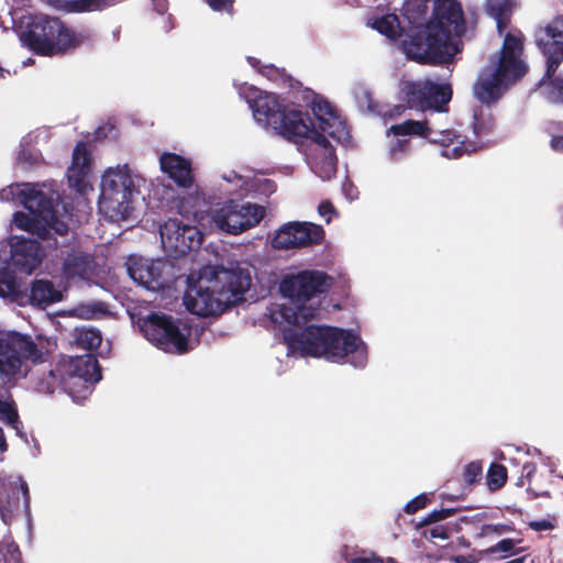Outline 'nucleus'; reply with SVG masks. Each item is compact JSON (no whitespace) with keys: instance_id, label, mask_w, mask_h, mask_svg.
I'll list each match as a JSON object with an SVG mask.
<instances>
[{"instance_id":"obj_1","label":"nucleus","mask_w":563,"mask_h":563,"mask_svg":"<svg viewBox=\"0 0 563 563\" xmlns=\"http://www.w3.org/2000/svg\"><path fill=\"white\" fill-rule=\"evenodd\" d=\"M330 285V278L319 271L285 275L279 291L294 307L283 305L273 309L271 319L283 331L290 354L324 357L332 362L351 356L350 362L355 367H363L367 347L357 334L331 327L307 325L302 329L319 312L317 295Z\"/></svg>"},{"instance_id":"obj_2","label":"nucleus","mask_w":563,"mask_h":563,"mask_svg":"<svg viewBox=\"0 0 563 563\" xmlns=\"http://www.w3.org/2000/svg\"><path fill=\"white\" fill-rule=\"evenodd\" d=\"M430 0H410L406 19L411 25L402 43L407 57L417 62L444 64L462 49L465 32L463 11L456 0H434L432 16L424 22Z\"/></svg>"},{"instance_id":"obj_3","label":"nucleus","mask_w":563,"mask_h":563,"mask_svg":"<svg viewBox=\"0 0 563 563\" xmlns=\"http://www.w3.org/2000/svg\"><path fill=\"white\" fill-rule=\"evenodd\" d=\"M251 285L252 274L246 265L238 264L228 268L205 266L197 277L195 274L188 277L184 305L198 316H218L243 300Z\"/></svg>"},{"instance_id":"obj_4","label":"nucleus","mask_w":563,"mask_h":563,"mask_svg":"<svg viewBox=\"0 0 563 563\" xmlns=\"http://www.w3.org/2000/svg\"><path fill=\"white\" fill-rule=\"evenodd\" d=\"M522 34L519 31L507 33L499 56L481 70L473 86L474 96L481 102L498 100L511 85L523 77L527 65L522 59Z\"/></svg>"},{"instance_id":"obj_5","label":"nucleus","mask_w":563,"mask_h":563,"mask_svg":"<svg viewBox=\"0 0 563 563\" xmlns=\"http://www.w3.org/2000/svg\"><path fill=\"white\" fill-rule=\"evenodd\" d=\"M314 121L307 112L297 107H287L275 131L288 139L314 142L323 133L338 142L349 141V130L343 120L334 112L331 104L321 97L311 103Z\"/></svg>"},{"instance_id":"obj_6","label":"nucleus","mask_w":563,"mask_h":563,"mask_svg":"<svg viewBox=\"0 0 563 563\" xmlns=\"http://www.w3.org/2000/svg\"><path fill=\"white\" fill-rule=\"evenodd\" d=\"M145 184V178L128 165L109 167L101 178L100 212L111 221L129 219Z\"/></svg>"},{"instance_id":"obj_7","label":"nucleus","mask_w":563,"mask_h":563,"mask_svg":"<svg viewBox=\"0 0 563 563\" xmlns=\"http://www.w3.org/2000/svg\"><path fill=\"white\" fill-rule=\"evenodd\" d=\"M12 21L19 22L22 44L43 55H54L80 43L79 36L56 18L42 14L19 15V12H14Z\"/></svg>"},{"instance_id":"obj_8","label":"nucleus","mask_w":563,"mask_h":563,"mask_svg":"<svg viewBox=\"0 0 563 563\" xmlns=\"http://www.w3.org/2000/svg\"><path fill=\"white\" fill-rule=\"evenodd\" d=\"M49 342L42 336L35 340L14 331L0 330V377L3 382L19 380L26 376L32 363L42 362L48 353Z\"/></svg>"},{"instance_id":"obj_9","label":"nucleus","mask_w":563,"mask_h":563,"mask_svg":"<svg viewBox=\"0 0 563 563\" xmlns=\"http://www.w3.org/2000/svg\"><path fill=\"white\" fill-rule=\"evenodd\" d=\"M140 328L146 340L164 352L183 354L192 349L191 329L179 319L152 313L141 321Z\"/></svg>"},{"instance_id":"obj_10","label":"nucleus","mask_w":563,"mask_h":563,"mask_svg":"<svg viewBox=\"0 0 563 563\" xmlns=\"http://www.w3.org/2000/svg\"><path fill=\"white\" fill-rule=\"evenodd\" d=\"M388 133L394 135H418L431 142L439 143L442 155L450 159L461 157L463 154L475 152L478 146L475 143L465 142L462 136L451 130H438L429 121L407 120L391 125Z\"/></svg>"},{"instance_id":"obj_11","label":"nucleus","mask_w":563,"mask_h":563,"mask_svg":"<svg viewBox=\"0 0 563 563\" xmlns=\"http://www.w3.org/2000/svg\"><path fill=\"white\" fill-rule=\"evenodd\" d=\"M264 217V207L235 200L219 203L210 211V219L216 228L232 235L256 227Z\"/></svg>"},{"instance_id":"obj_12","label":"nucleus","mask_w":563,"mask_h":563,"mask_svg":"<svg viewBox=\"0 0 563 563\" xmlns=\"http://www.w3.org/2000/svg\"><path fill=\"white\" fill-rule=\"evenodd\" d=\"M59 371L64 375L65 390L76 400L86 398L90 393L91 385L101 379L97 360L88 353L63 360Z\"/></svg>"},{"instance_id":"obj_13","label":"nucleus","mask_w":563,"mask_h":563,"mask_svg":"<svg viewBox=\"0 0 563 563\" xmlns=\"http://www.w3.org/2000/svg\"><path fill=\"white\" fill-rule=\"evenodd\" d=\"M404 91L410 106L420 110L445 111L444 107L452 98V88L449 82H435L430 79L407 82Z\"/></svg>"},{"instance_id":"obj_14","label":"nucleus","mask_w":563,"mask_h":563,"mask_svg":"<svg viewBox=\"0 0 563 563\" xmlns=\"http://www.w3.org/2000/svg\"><path fill=\"white\" fill-rule=\"evenodd\" d=\"M240 97L244 98L253 111L254 119L266 126L275 130L279 119L287 107L282 106L274 93H268L249 86L245 82L234 80Z\"/></svg>"},{"instance_id":"obj_15","label":"nucleus","mask_w":563,"mask_h":563,"mask_svg":"<svg viewBox=\"0 0 563 563\" xmlns=\"http://www.w3.org/2000/svg\"><path fill=\"white\" fill-rule=\"evenodd\" d=\"M126 269L134 282L150 290L165 287L173 275V268L168 262L135 255L129 257Z\"/></svg>"},{"instance_id":"obj_16","label":"nucleus","mask_w":563,"mask_h":563,"mask_svg":"<svg viewBox=\"0 0 563 563\" xmlns=\"http://www.w3.org/2000/svg\"><path fill=\"white\" fill-rule=\"evenodd\" d=\"M159 233L165 251L176 255L198 249L202 241V234L197 227L176 218L166 221L161 227Z\"/></svg>"},{"instance_id":"obj_17","label":"nucleus","mask_w":563,"mask_h":563,"mask_svg":"<svg viewBox=\"0 0 563 563\" xmlns=\"http://www.w3.org/2000/svg\"><path fill=\"white\" fill-rule=\"evenodd\" d=\"M44 185L13 184L0 191L2 201H20L29 211L40 212L45 221L53 218L52 198L44 192Z\"/></svg>"},{"instance_id":"obj_18","label":"nucleus","mask_w":563,"mask_h":563,"mask_svg":"<svg viewBox=\"0 0 563 563\" xmlns=\"http://www.w3.org/2000/svg\"><path fill=\"white\" fill-rule=\"evenodd\" d=\"M30 492L22 476L3 482L0 485V516L4 523H10L20 511L30 512Z\"/></svg>"},{"instance_id":"obj_19","label":"nucleus","mask_w":563,"mask_h":563,"mask_svg":"<svg viewBox=\"0 0 563 563\" xmlns=\"http://www.w3.org/2000/svg\"><path fill=\"white\" fill-rule=\"evenodd\" d=\"M537 44L547 57L548 76L563 62V19H554L537 33Z\"/></svg>"},{"instance_id":"obj_20","label":"nucleus","mask_w":563,"mask_h":563,"mask_svg":"<svg viewBox=\"0 0 563 563\" xmlns=\"http://www.w3.org/2000/svg\"><path fill=\"white\" fill-rule=\"evenodd\" d=\"M48 198H52L53 218L45 221L38 211H30V214L15 212L12 220L14 227L20 230L37 234L42 239L49 238L51 231H54L57 234H64L67 231V224L57 217V211L54 207V192L48 196Z\"/></svg>"},{"instance_id":"obj_21","label":"nucleus","mask_w":563,"mask_h":563,"mask_svg":"<svg viewBox=\"0 0 563 563\" xmlns=\"http://www.w3.org/2000/svg\"><path fill=\"white\" fill-rule=\"evenodd\" d=\"M11 263L25 274H32L43 260V252L36 241L13 236L8 242Z\"/></svg>"},{"instance_id":"obj_22","label":"nucleus","mask_w":563,"mask_h":563,"mask_svg":"<svg viewBox=\"0 0 563 563\" xmlns=\"http://www.w3.org/2000/svg\"><path fill=\"white\" fill-rule=\"evenodd\" d=\"M91 170V156L86 143L80 142L73 152L71 165L67 169L69 186L80 194L92 189L88 177Z\"/></svg>"},{"instance_id":"obj_23","label":"nucleus","mask_w":563,"mask_h":563,"mask_svg":"<svg viewBox=\"0 0 563 563\" xmlns=\"http://www.w3.org/2000/svg\"><path fill=\"white\" fill-rule=\"evenodd\" d=\"M159 167L178 187L190 189L195 184L192 167L189 159L170 152L159 156Z\"/></svg>"},{"instance_id":"obj_24","label":"nucleus","mask_w":563,"mask_h":563,"mask_svg":"<svg viewBox=\"0 0 563 563\" xmlns=\"http://www.w3.org/2000/svg\"><path fill=\"white\" fill-rule=\"evenodd\" d=\"M310 146V158L314 173L322 179H330L336 169V158L327 133L311 142Z\"/></svg>"},{"instance_id":"obj_25","label":"nucleus","mask_w":563,"mask_h":563,"mask_svg":"<svg viewBox=\"0 0 563 563\" xmlns=\"http://www.w3.org/2000/svg\"><path fill=\"white\" fill-rule=\"evenodd\" d=\"M223 179L232 184V188L229 189L232 194L245 195L255 191L269 195L275 190V185L269 179L252 176L251 174L240 175L232 170L224 174Z\"/></svg>"},{"instance_id":"obj_26","label":"nucleus","mask_w":563,"mask_h":563,"mask_svg":"<svg viewBox=\"0 0 563 563\" xmlns=\"http://www.w3.org/2000/svg\"><path fill=\"white\" fill-rule=\"evenodd\" d=\"M95 264L90 256L73 252L64 262V277L70 282L87 280L93 274Z\"/></svg>"},{"instance_id":"obj_27","label":"nucleus","mask_w":563,"mask_h":563,"mask_svg":"<svg viewBox=\"0 0 563 563\" xmlns=\"http://www.w3.org/2000/svg\"><path fill=\"white\" fill-rule=\"evenodd\" d=\"M62 291L56 289L51 282L36 280L32 284L30 300L34 306L46 307L60 301Z\"/></svg>"},{"instance_id":"obj_28","label":"nucleus","mask_w":563,"mask_h":563,"mask_svg":"<svg viewBox=\"0 0 563 563\" xmlns=\"http://www.w3.org/2000/svg\"><path fill=\"white\" fill-rule=\"evenodd\" d=\"M367 25L389 40L397 38L404 31L395 13L374 14L367 19Z\"/></svg>"},{"instance_id":"obj_29","label":"nucleus","mask_w":563,"mask_h":563,"mask_svg":"<svg viewBox=\"0 0 563 563\" xmlns=\"http://www.w3.org/2000/svg\"><path fill=\"white\" fill-rule=\"evenodd\" d=\"M52 7L66 11H95L113 5V0H46Z\"/></svg>"},{"instance_id":"obj_30","label":"nucleus","mask_w":563,"mask_h":563,"mask_svg":"<svg viewBox=\"0 0 563 563\" xmlns=\"http://www.w3.org/2000/svg\"><path fill=\"white\" fill-rule=\"evenodd\" d=\"M296 222H288L282 225L272 238V246L276 250L298 249Z\"/></svg>"},{"instance_id":"obj_31","label":"nucleus","mask_w":563,"mask_h":563,"mask_svg":"<svg viewBox=\"0 0 563 563\" xmlns=\"http://www.w3.org/2000/svg\"><path fill=\"white\" fill-rule=\"evenodd\" d=\"M298 249L320 243L324 238L322 227L312 222H296Z\"/></svg>"},{"instance_id":"obj_32","label":"nucleus","mask_w":563,"mask_h":563,"mask_svg":"<svg viewBox=\"0 0 563 563\" xmlns=\"http://www.w3.org/2000/svg\"><path fill=\"white\" fill-rule=\"evenodd\" d=\"M548 76V69L540 82V89L544 98L552 103H563V76Z\"/></svg>"},{"instance_id":"obj_33","label":"nucleus","mask_w":563,"mask_h":563,"mask_svg":"<svg viewBox=\"0 0 563 563\" xmlns=\"http://www.w3.org/2000/svg\"><path fill=\"white\" fill-rule=\"evenodd\" d=\"M488 13L495 19L498 32L506 27L508 15L516 7L515 0H486Z\"/></svg>"},{"instance_id":"obj_34","label":"nucleus","mask_w":563,"mask_h":563,"mask_svg":"<svg viewBox=\"0 0 563 563\" xmlns=\"http://www.w3.org/2000/svg\"><path fill=\"white\" fill-rule=\"evenodd\" d=\"M107 308L101 302H85L64 311L65 316L76 317L78 319L89 320L97 319L106 314Z\"/></svg>"},{"instance_id":"obj_35","label":"nucleus","mask_w":563,"mask_h":563,"mask_svg":"<svg viewBox=\"0 0 563 563\" xmlns=\"http://www.w3.org/2000/svg\"><path fill=\"white\" fill-rule=\"evenodd\" d=\"M101 333L92 328H78L74 332V343L82 350H92L100 345Z\"/></svg>"},{"instance_id":"obj_36","label":"nucleus","mask_w":563,"mask_h":563,"mask_svg":"<svg viewBox=\"0 0 563 563\" xmlns=\"http://www.w3.org/2000/svg\"><path fill=\"white\" fill-rule=\"evenodd\" d=\"M5 263V260L0 258V266ZM19 292V285L13 274L7 266L0 267V297L15 298Z\"/></svg>"},{"instance_id":"obj_37","label":"nucleus","mask_w":563,"mask_h":563,"mask_svg":"<svg viewBox=\"0 0 563 563\" xmlns=\"http://www.w3.org/2000/svg\"><path fill=\"white\" fill-rule=\"evenodd\" d=\"M537 472V465L533 462H526L522 465V473L519 477L518 485L523 486L527 482V490L532 494L534 498L538 497H550L549 490H538L532 486V477Z\"/></svg>"},{"instance_id":"obj_38","label":"nucleus","mask_w":563,"mask_h":563,"mask_svg":"<svg viewBox=\"0 0 563 563\" xmlns=\"http://www.w3.org/2000/svg\"><path fill=\"white\" fill-rule=\"evenodd\" d=\"M507 482V470L503 464L492 463L487 471V486L490 492L499 490Z\"/></svg>"},{"instance_id":"obj_39","label":"nucleus","mask_w":563,"mask_h":563,"mask_svg":"<svg viewBox=\"0 0 563 563\" xmlns=\"http://www.w3.org/2000/svg\"><path fill=\"white\" fill-rule=\"evenodd\" d=\"M515 530L514 522H499L483 525L476 533L477 538L499 537Z\"/></svg>"},{"instance_id":"obj_40","label":"nucleus","mask_w":563,"mask_h":563,"mask_svg":"<svg viewBox=\"0 0 563 563\" xmlns=\"http://www.w3.org/2000/svg\"><path fill=\"white\" fill-rule=\"evenodd\" d=\"M521 540H515V539H503L498 541L496 544L492 545L486 550V553L488 554H496L499 552H504L510 555H517L520 554L523 551V548H516L518 543H520Z\"/></svg>"},{"instance_id":"obj_41","label":"nucleus","mask_w":563,"mask_h":563,"mask_svg":"<svg viewBox=\"0 0 563 563\" xmlns=\"http://www.w3.org/2000/svg\"><path fill=\"white\" fill-rule=\"evenodd\" d=\"M456 512L453 508H441L438 510H433L428 514L426 517L421 518V520L417 523V528H422L426 526H430L437 523L441 520H444Z\"/></svg>"},{"instance_id":"obj_42","label":"nucleus","mask_w":563,"mask_h":563,"mask_svg":"<svg viewBox=\"0 0 563 563\" xmlns=\"http://www.w3.org/2000/svg\"><path fill=\"white\" fill-rule=\"evenodd\" d=\"M18 419L19 413L14 401L0 398V420L4 422H18Z\"/></svg>"},{"instance_id":"obj_43","label":"nucleus","mask_w":563,"mask_h":563,"mask_svg":"<svg viewBox=\"0 0 563 563\" xmlns=\"http://www.w3.org/2000/svg\"><path fill=\"white\" fill-rule=\"evenodd\" d=\"M246 60L252 68L258 71V74L267 77L271 80H274L279 76L278 69L273 65H264L260 59L252 56H247Z\"/></svg>"},{"instance_id":"obj_44","label":"nucleus","mask_w":563,"mask_h":563,"mask_svg":"<svg viewBox=\"0 0 563 563\" xmlns=\"http://www.w3.org/2000/svg\"><path fill=\"white\" fill-rule=\"evenodd\" d=\"M408 140L393 139L388 145V156L391 161L400 159L408 152Z\"/></svg>"},{"instance_id":"obj_45","label":"nucleus","mask_w":563,"mask_h":563,"mask_svg":"<svg viewBox=\"0 0 563 563\" xmlns=\"http://www.w3.org/2000/svg\"><path fill=\"white\" fill-rule=\"evenodd\" d=\"M483 474V465L479 461L468 463L463 472V479L467 484H474L481 479Z\"/></svg>"},{"instance_id":"obj_46","label":"nucleus","mask_w":563,"mask_h":563,"mask_svg":"<svg viewBox=\"0 0 563 563\" xmlns=\"http://www.w3.org/2000/svg\"><path fill=\"white\" fill-rule=\"evenodd\" d=\"M428 501L429 499L427 495L420 494L406 504L405 511L407 514H416L420 509H423L427 506Z\"/></svg>"},{"instance_id":"obj_47","label":"nucleus","mask_w":563,"mask_h":563,"mask_svg":"<svg viewBox=\"0 0 563 563\" xmlns=\"http://www.w3.org/2000/svg\"><path fill=\"white\" fill-rule=\"evenodd\" d=\"M423 536L431 540H433V539L446 540V539H449L450 533H449V529L445 526L438 525V526L430 528L429 530H426L423 532Z\"/></svg>"},{"instance_id":"obj_48","label":"nucleus","mask_w":563,"mask_h":563,"mask_svg":"<svg viewBox=\"0 0 563 563\" xmlns=\"http://www.w3.org/2000/svg\"><path fill=\"white\" fill-rule=\"evenodd\" d=\"M206 2L214 11L232 12L233 0H206Z\"/></svg>"},{"instance_id":"obj_49","label":"nucleus","mask_w":563,"mask_h":563,"mask_svg":"<svg viewBox=\"0 0 563 563\" xmlns=\"http://www.w3.org/2000/svg\"><path fill=\"white\" fill-rule=\"evenodd\" d=\"M318 213L321 218L329 223L333 216H335V210L329 201H322L318 207Z\"/></svg>"},{"instance_id":"obj_50","label":"nucleus","mask_w":563,"mask_h":563,"mask_svg":"<svg viewBox=\"0 0 563 563\" xmlns=\"http://www.w3.org/2000/svg\"><path fill=\"white\" fill-rule=\"evenodd\" d=\"M347 563H383V561L379 558H377L374 553H372L371 555H366L365 553H363L347 559Z\"/></svg>"},{"instance_id":"obj_51","label":"nucleus","mask_w":563,"mask_h":563,"mask_svg":"<svg viewBox=\"0 0 563 563\" xmlns=\"http://www.w3.org/2000/svg\"><path fill=\"white\" fill-rule=\"evenodd\" d=\"M551 147L563 152V125L558 131H552Z\"/></svg>"},{"instance_id":"obj_52","label":"nucleus","mask_w":563,"mask_h":563,"mask_svg":"<svg viewBox=\"0 0 563 563\" xmlns=\"http://www.w3.org/2000/svg\"><path fill=\"white\" fill-rule=\"evenodd\" d=\"M342 189H343L345 197L350 200H354L358 196V191H357L356 187H354V185L351 183L343 184Z\"/></svg>"},{"instance_id":"obj_53","label":"nucleus","mask_w":563,"mask_h":563,"mask_svg":"<svg viewBox=\"0 0 563 563\" xmlns=\"http://www.w3.org/2000/svg\"><path fill=\"white\" fill-rule=\"evenodd\" d=\"M451 560L454 562V563H476L477 562V559L475 558V555L473 554H459V555H453L451 558Z\"/></svg>"},{"instance_id":"obj_54","label":"nucleus","mask_w":563,"mask_h":563,"mask_svg":"<svg viewBox=\"0 0 563 563\" xmlns=\"http://www.w3.org/2000/svg\"><path fill=\"white\" fill-rule=\"evenodd\" d=\"M530 527L533 530L541 531V530H548L551 528V525L548 520H540V521H532L530 522Z\"/></svg>"},{"instance_id":"obj_55","label":"nucleus","mask_w":563,"mask_h":563,"mask_svg":"<svg viewBox=\"0 0 563 563\" xmlns=\"http://www.w3.org/2000/svg\"><path fill=\"white\" fill-rule=\"evenodd\" d=\"M8 450V444L3 434L2 429L0 428V453H3Z\"/></svg>"},{"instance_id":"obj_56","label":"nucleus","mask_w":563,"mask_h":563,"mask_svg":"<svg viewBox=\"0 0 563 563\" xmlns=\"http://www.w3.org/2000/svg\"><path fill=\"white\" fill-rule=\"evenodd\" d=\"M19 159H26V156L24 154V152H21L20 155H19Z\"/></svg>"},{"instance_id":"obj_57","label":"nucleus","mask_w":563,"mask_h":563,"mask_svg":"<svg viewBox=\"0 0 563 563\" xmlns=\"http://www.w3.org/2000/svg\"><path fill=\"white\" fill-rule=\"evenodd\" d=\"M387 563H395L393 559H388Z\"/></svg>"},{"instance_id":"obj_58","label":"nucleus","mask_w":563,"mask_h":563,"mask_svg":"<svg viewBox=\"0 0 563 563\" xmlns=\"http://www.w3.org/2000/svg\"><path fill=\"white\" fill-rule=\"evenodd\" d=\"M10 426H11L12 428H14V429H16V427H18V424H15V423H12V424H10Z\"/></svg>"},{"instance_id":"obj_59","label":"nucleus","mask_w":563,"mask_h":563,"mask_svg":"<svg viewBox=\"0 0 563 563\" xmlns=\"http://www.w3.org/2000/svg\"><path fill=\"white\" fill-rule=\"evenodd\" d=\"M3 74V69L0 67V77L2 76Z\"/></svg>"}]
</instances>
